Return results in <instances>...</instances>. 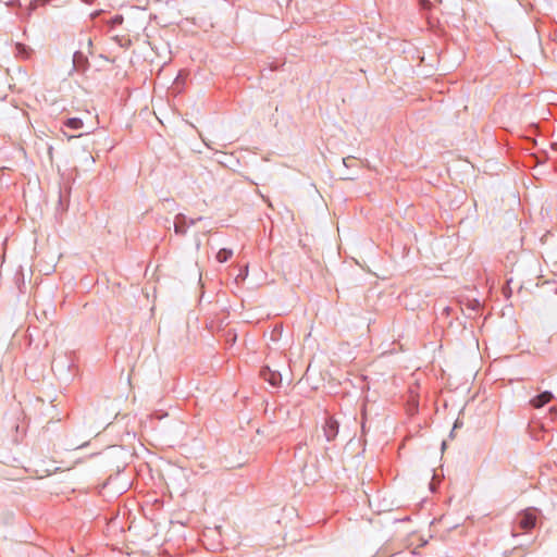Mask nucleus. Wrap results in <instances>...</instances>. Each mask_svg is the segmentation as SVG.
Instances as JSON below:
<instances>
[{
    "instance_id": "9b49d317",
    "label": "nucleus",
    "mask_w": 557,
    "mask_h": 557,
    "mask_svg": "<svg viewBox=\"0 0 557 557\" xmlns=\"http://www.w3.org/2000/svg\"><path fill=\"white\" fill-rule=\"evenodd\" d=\"M82 1L87 3V4H91L94 2V0H82Z\"/></svg>"
},
{
    "instance_id": "1a4fd4ad",
    "label": "nucleus",
    "mask_w": 557,
    "mask_h": 557,
    "mask_svg": "<svg viewBox=\"0 0 557 557\" xmlns=\"http://www.w3.org/2000/svg\"><path fill=\"white\" fill-rule=\"evenodd\" d=\"M122 22L123 17L121 15H116L112 21L113 24H121Z\"/></svg>"
},
{
    "instance_id": "f8f14e48",
    "label": "nucleus",
    "mask_w": 557,
    "mask_h": 557,
    "mask_svg": "<svg viewBox=\"0 0 557 557\" xmlns=\"http://www.w3.org/2000/svg\"><path fill=\"white\" fill-rule=\"evenodd\" d=\"M79 136L81 135H78V136L71 135V136H67V139L70 140V139H73V138H76V137H79Z\"/></svg>"
},
{
    "instance_id": "39448f33",
    "label": "nucleus",
    "mask_w": 557,
    "mask_h": 557,
    "mask_svg": "<svg viewBox=\"0 0 557 557\" xmlns=\"http://www.w3.org/2000/svg\"><path fill=\"white\" fill-rule=\"evenodd\" d=\"M553 394L548 391L541 393L531 399L530 404L534 408H542L544 405L548 404L553 399Z\"/></svg>"
},
{
    "instance_id": "ddd939ff",
    "label": "nucleus",
    "mask_w": 557,
    "mask_h": 557,
    "mask_svg": "<svg viewBox=\"0 0 557 557\" xmlns=\"http://www.w3.org/2000/svg\"><path fill=\"white\" fill-rule=\"evenodd\" d=\"M389 557H401L399 554H396V555H392Z\"/></svg>"
},
{
    "instance_id": "6e6552de",
    "label": "nucleus",
    "mask_w": 557,
    "mask_h": 557,
    "mask_svg": "<svg viewBox=\"0 0 557 557\" xmlns=\"http://www.w3.org/2000/svg\"><path fill=\"white\" fill-rule=\"evenodd\" d=\"M549 414L552 420H557V406H554L549 409Z\"/></svg>"
},
{
    "instance_id": "7ed1b4c3",
    "label": "nucleus",
    "mask_w": 557,
    "mask_h": 557,
    "mask_svg": "<svg viewBox=\"0 0 557 557\" xmlns=\"http://www.w3.org/2000/svg\"><path fill=\"white\" fill-rule=\"evenodd\" d=\"M339 422L334 417H327L323 424V433L326 441H334L338 434Z\"/></svg>"
},
{
    "instance_id": "f257e3e1",
    "label": "nucleus",
    "mask_w": 557,
    "mask_h": 557,
    "mask_svg": "<svg viewBox=\"0 0 557 557\" xmlns=\"http://www.w3.org/2000/svg\"><path fill=\"white\" fill-rule=\"evenodd\" d=\"M537 521L536 509L528 508L519 512L515 519V524L523 532L531 531Z\"/></svg>"
},
{
    "instance_id": "20e7f679",
    "label": "nucleus",
    "mask_w": 557,
    "mask_h": 557,
    "mask_svg": "<svg viewBox=\"0 0 557 557\" xmlns=\"http://www.w3.org/2000/svg\"><path fill=\"white\" fill-rule=\"evenodd\" d=\"M261 376L264 381L269 382L272 386H278L282 382V376L280 373L270 370L269 368H263L260 372Z\"/></svg>"
},
{
    "instance_id": "f03ea898",
    "label": "nucleus",
    "mask_w": 557,
    "mask_h": 557,
    "mask_svg": "<svg viewBox=\"0 0 557 557\" xmlns=\"http://www.w3.org/2000/svg\"><path fill=\"white\" fill-rule=\"evenodd\" d=\"M201 218L198 219H188L185 214L178 213L174 220V232L176 235L184 236L187 233V230L195 225L197 221H200Z\"/></svg>"
},
{
    "instance_id": "0eeeda50",
    "label": "nucleus",
    "mask_w": 557,
    "mask_h": 557,
    "mask_svg": "<svg viewBox=\"0 0 557 557\" xmlns=\"http://www.w3.org/2000/svg\"><path fill=\"white\" fill-rule=\"evenodd\" d=\"M233 256V251L231 249L222 248L218 251L215 258L220 263L226 262Z\"/></svg>"
},
{
    "instance_id": "9d476101",
    "label": "nucleus",
    "mask_w": 557,
    "mask_h": 557,
    "mask_svg": "<svg viewBox=\"0 0 557 557\" xmlns=\"http://www.w3.org/2000/svg\"><path fill=\"white\" fill-rule=\"evenodd\" d=\"M16 49H17L18 53H22V51H25V47H24V46H22L21 44H18V45L16 46Z\"/></svg>"
},
{
    "instance_id": "423d86ee",
    "label": "nucleus",
    "mask_w": 557,
    "mask_h": 557,
    "mask_svg": "<svg viewBox=\"0 0 557 557\" xmlns=\"http://www.w3.org/2000/svg\"><path fill=\"white\" fill-rule=\"evenodd\" d=\"M63 125L67 128L79 131L84 127V122L79 117H70L63 122Z\"/></svg>"
}]
</instances>
